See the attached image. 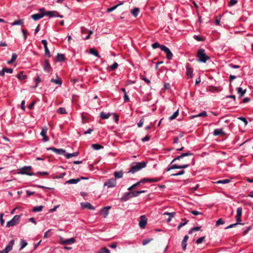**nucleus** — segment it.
Listing matches in <instances>:
<instances>
[{
  "label": "nucleus",
  "mask_w": 253,
  "mask_h": 253,
  "mask_svg": "<svg viewBox=\"0 0 253 253\" xmlns=\"http://www.w3.org/2000/svg\"><path fill=\"white\" fill-rule=\"evenodd\" d=\"M208 116L207 112L203 111L202 112L199 113L197 115H193L191 117L192 118H195L197 117H206Z\"/></svg>",
  "instance_id": "obj_27"
},
{
  "label": "nucleus",
  "mask_w": 253,
  "mask_h": 253,
  "mask_svg": "<svg viewBox=\"0 0 253 253\" xmlns=\"http://www.w3.org/2000/svg\"><path fill=\"white\" fill-rule=\"evenodd\" d=\"M47 130L48 129L46 126L43 127L40 133L41 135L43 137V140L44 142H47L49 140V138L46 135Z\"/></svg>",
  "instance_id": "obj_17"
},
{
  "label": "nucleus",
  "mask_w": 253,
  "mask_h": 253,
  "mask_svg": "<svg viewBox=\"0 0 253 253\" xmlns=\"http://www.w3.org/2000/svg\"><path fill=\"white\" fill-rule=\"evenodd\" d=\"M17 57V55L16 53H12L11 58L10 60L7 62L8 64H10L15 61Z\"/></svg>",
  "instance_id": "obj_34"
},
{
  "label": "nucleus",
  "mask_w": 253,
  "mask_h": 253,
  "mask_svg": "<svg viewBox=\"0 0 253 253\" xmlns=\"http://www.w3.org/2000/svg\"><path fill=\"white\" fill-rule=\"evenodd\" d=\"M161 180V178L160 177H156L154 178H144L140 181H139V183L140 184L142 183H144L146 182H157L160 181Z\"/></svg>",
  "instance_id": "obj_7"
},
{
  "label": "nucleus",
  "mask_w": 253,
  "mask_h": 253,
  "mask_svg": "<svg viewBox=\"0 0 253 253\" xmlns=\"http://www.w3.org/2000/svg\"><path fill=\"white\" fill-rule=\"evenodd\" d=\"M57 60L59 62H62L65 60L64 55L61 53H58L56 56Z\"/></svg>",
  "instance_id": "obj_32"
},
{
  "label": "nucleus",
  "mask_w": 253,
  "mask_h": 253,
  "mask_svg": "<svg viewBox=\"0 0 253 253\" xmlns=\"http://www.w3.org/2000/svg\"><path fill=\"white\" fill-rule=\"evenodd\" d=\"M146 191L145 190H140V191H134L130 192L131 197H137L140 194L145 193Z\"/></svg>",
  "instance_id": "obj_25"
},
{
  "label": "nucleus",
  "mask_w": 253,
  "mask_h": 253,
  "mask_svg": "<svg viewBox=\"0 0 253 253\" xmlns=\"http://www.w3.org/2000/svg\"><path fill=\"white\" fill-rule=\"evenodd\" d=\"M43 69L47 73H50L52 70L49 61L47 59L45 60L44 61Z\"/></svg>",
  "instance_id": "obj_16"
},
{
  "label": "nucleus",
  "mask_w": 253,
  "mask_h": 253,
  "mask_svg": "<svg viewBox=\"0 0 253 253\" xmlns=\"http://www.w3.org/2000/svg\"><path fill=\"white\" fill-rule=\"evenodd\" d=\"M111 209L110 206H107L105 207H104L102 208L101 210V212L103 214V216L104 218H106L108 213H109V210Z\"/></svg>",
  "instance_id": "obj_20"
},
{
  "label": "nucleus",
  "mask_w": 253,
  "mask_h": 253,
  "mask_svg": "<svg viewBox=\"0 0 253 253\" xmlns=\"http://www.w3.org/2000/svg\"><path fill=\"white\" fill-rule=\"evenodd\" d=\"M44 16V12H42L40 13H36L31 15V17L34 20H38L42 18Z\"/></svg>",
  "instance_id": "obj_19"
},
{
  "label": "nucleus",
  "mask_w": 253,
  "mask_h": 253,
  "mask_svg": "<svg viewBox=\"0 0 253 253\" xmlns=\"http://www.w3.org/2000/svg\"><path fill=\"white\" fill-rule=\"evenodd\" d=\"M238 224H242V225H243L244 223H240V222L238 223V222H237L236 223H234V224H232L229 225V226H228L227 227L225 228V229H229V228H232V227H234L236 225H237Z\"/></svg>",
  "instance_id": "obj_50"
},
{
  "label": "nucleus",
  "mask_w": 253,
  "mask_h": 253,
  "mask_svg": "<svg viewBox=\"0 0 253 253\" xmlns=\"http://www.w3.org/2000/svg\"><path fill=\"white\" fill-rule=\"evenodd\" d=\"M162 50L165 52L167 55V58L168 60H170L173 57V54L170 49L166 45L162 46Z\"/></svg>",
  "instance_id": "obj_9"
},
{
  "label": "nucleus",
  "mask_w": 253,
  "mask_h": 253,
  "mask_svg": "<svg viewBox=\"0 0 253 253\" xmlns=\"http://www.w3.org/2000/svg\"><path fill=\"white\" fill-rule=\"evenodd\" d=\"M139 12V9L137 7L134 8L131 12V14L135 17H136Z\"/></svg>",
  "instance_id": "obj_35"
},
{
  "label": "nucleus",
  "mask_w": 253,
  "mask_h": 253,
  "mask_svg": "<svg viewBox=\"0 0 253 253\" xmlns=\"http://www.w3.org/2000/svg\"><path fill=\"white\" fill-rule=\"evenodd\" d=\"M175 214V212H165L164 213V215H168L169 217L171 218H172L174 217V215Z\"/></svg>",
  "instance_id": "obj_54"
},
{
  "label": "nucleus",
  "mask_w": 253,
  "mask_h": 253,
  "mask_svg": "<svg viewBox=\"0 0 253 253\" xmlns=\"http://www.w3.org/2000/svg\"><path fill=\"white\" fill-rule=\"evenodd\" d=\"M57 113L59 114H66L67 113L65 108L60 107L57 110Z\"/></svg>",
  "instance_id": "obj_33"
},
{
  "label": "nucleus",
  "mask_w": 253,
  "mask_h": 253,
  "mask_svg": "<svg viewBox=\"0 0 253 253\" xmlns=\"http://www.w3.org/2000/svg\"><path fill=\"white\" fill-rule=\"evenodd\" d=\"M186 74L188 76L189 78H193V70L192 68L191 67L189 63H187L186 65Z\"/></svg>",
  "instance_id": "obj_13"
},
{
  "label": "nucleus",
  "mask_w": 253,
  "mask_h": 253,
  "mask_svg": "<svg viewBox=\"0 0 253 253\" xmlns=\"http://www.w3.org/2000/svg\"><path fill=\"white\" fill-rule=\"evenodd\" d=\"M201 227H193L189 231V234H191L193 232H194V231H199L201 229Z\"/></svg>",
  "instance_id": "obj_47"
},
{
  "label": "nucleus",
  "mask_w": 253,
  "mask_h": 253,
  "mask_svg": "<svg viewBox=\"0 0 253 253\" xmlns=\"http://www.w3.org/2000/svg\"><path fill=\"white\" fill-rule=\"evenodd\" d=\"M4 73H7L9 74H11L13 72V69L11 68H3Z\"/></svg>",
  "instance_id": "obj_61"
},
{
  "label": "nucleus",
  "mask_w": 253,
  "mask_h": 253,
  "mask_svg": "<svg viewBox=\"0 0 253 253\" xmlns=\"http://www.w3.org/2000/svg\"><path fill=\"white\" fill-rule=\"evenodd\" d=\"M80 180H81V179H79V178H77V179L73 178V179H71L66 181V182L65 183V184H76L78 182H79V181H80Z\"/></svg>",
  "instance_id": "obj_29"
},
{
  "label": "nucleus",
  "mask_w": 253,
  "mask_h": 253,
  "mask_svg": "<svg viewBox=\"0 0 253 253\" xmlns=\"http://www.w3.org/2000/svg\"><path fill=\"white\" fill-rule=\"evenodd\" d=\"M23 71H21L16 75V77L19 80L22 81L28 78V76L26 75L23 74Z\"/></svg>",
  "instance_id": "obj_23"
},
{
  "label": "nucleus",
  "mask_w": 253,
  "mask_h": 253,
  "mask_svg": "<svg viewBox=\"0 0 253 253\" xmlns=\"http://www.w3.org/2000/svg\"><path fill=\"white\" fill-rule=\"evenodd\" d=\"M20 244L21 247L20 248V250H22L23 248H24L28 244L26 241H25L23 239H21L20 241Z\"/></svg>",
  "instance_id": "obj_44"
},
{
  "label": "nucleus",
  "mask_w": 253,
  "mask_h": 253,
  "mask_svg": "<svg viewBox=\"0 0 253 253\" xmlns=\"http://www.w3.org/2000/svg\"><path fill=\"white\" fill-rule=\"evenodd\" d=\"M197 56L198 58V61L202 63H206L210 59V57L206 54L205 50L203 48H200L198 50Z\"/></svg>",
  "instance_id": "obj_3"
},
{
  "label": "nucleus",
  "mask_w": 253,
  "mask_h": 253,
  "mask_svg": "<svg viewBox=\"0 0 253 253\" xmlns=\"http://www.w3.org/2000/svg\"><path fill=\"white\" fill-rule=\"evenodd\" d=\"M81 207L82 209H87L91 210H94L95 208L89 202H82L81 203Z\"/></svg>",
  "instance_id": "obj_14"
},
{
  "label": "nucleus",
  "mask_w": 253,
  "mask_h": 253,
  "mask_svg": "<svg viewBox=\"0 0 253 253\" xmlns=\"http://www.w3.org/2000/svg\"><path fill=\"white\" fill-rule=\"evenodd\" d=\"M90 52L91 54L94 55L96 57H100L98 52L94 48H91L90 50Z\"/></svg>",
  "instance_id": "obj_39"
},
{
  "label": "nucleus",
  "mask_w": 253,
  "mask_h": 253,
  "mask_svg": "<svg viewBox=\"0 0 253 253\" xmlns=\"http://www.w3.org/2000/svg\"><path fill=\"white\" fill-rule=\"evenodd\" d=\"M147 163L145 162H135L131 164L129 170L127 172L134 173L146 166Z\"/></svg>",
  "instance_id": "obj_2"
},
{
  "label": "nucleus",
  "mask_w": 253,
  "mask_h": 253,
  "mask_svg": "<svg viewBox=\"0 0 253 253\" xmlns=\"http://www.w3.org/2000/svg\"><path fill=\"white\" fill-rule=\"evenodd\" d=\"M147 219L144 215H141L140 216V219L139 221V227L143 229L146 227L147 224Z\"/></svg>",
  "instance_id": "obj_15"
},
{
  "label": "nucleus",
  "mask_w": 253,
  "mask_h": 253,
  "mask_svg": "<svg viewBox=\"0 0 253 253\" xmlns=\"http://www.w3.org/2000/svg\"><path fill=\"white\" fill-rule=\"evenodd\" d=\"M140 185L139 182H136V183L133 184L130 187H129L127 190L129 191H131L133 188H136L138 185Z\"/></svg>",
  "instance_id": "obj_48"
},
{
  "label": "nucleus",
  "mask_w": 253,
  "mask_h": 253,
  "mask_svg": "<svg viewBox=\"0 0 253 253\" xmlns=\"http://www.w3.org/2000/svg\"><path fill=\"white\" fill-rule=\"evenodd\" d=\"M34 81L37 84H39L42 82V79H41V77L40 75H37V76L34 79Z\"/></svg>",
  "instance_id": "obj_45"
},
{
  "label": "nucleus",
  "mask_w": 253,
  "mask_h": 253,
  "mask_svg": "<svg viewBox=\"0 0 253 253\" xmlns=\"http://www.w3.org/2000/svg\"><path fill=\"white\" fill-rule=\"evenodd\" d=\"M44 12V16H45V15L48 16L50 18L55 17H60V18L63 17V16L60 15L58 13V12L56 11H45Z\"/></svg>",
  "instance_id": "obj_8"
},
{
  "label": "nucleus",
  "mask_w": 253,
  "mask_h": 253,
  "mask_svg": "<svg viewBox=\"0 0 253 253\" xmlns=\"http://www.w3.org/2000/svg\"><path fill=\"white\" fill-rule=\"evenodd\" d=\"M22 32L23 35L24 41H25L27 39V32L24 29H22Z\"/></svg>",
  "instance_id": "obj_60"
},
{
  "label": "nucleus",
  "mask_w": 253,
  "mask_h": 253,
  "mask_svg": "<svg viewBox=\"0 0 253 253\" xmlns=\"http://www.w3.org/2000/svg\"><path fill=\"white\" fill-rule=\"evenodd\" d=\"M221 15L220 14H219L218 15L216 16L215 17V24L216 25H220V21L221 19Z\"/></svg>",
  "instance_id": "obj_43"
},
{
  "label": "nucleus",
  "mask_w": 253,
  "mask_h": 253,
  "mask_svg": "<svg viewBox=\"0 0 253 253\" xmlns=\"http://www.w3.org/2000/svg\"><path fill=\"white\" fill-rule=\"evenodd\" d=\"M205 237H202L199 238H198L196 241V243L197 244H200L203 242V241L204 240Z\"/></svg>",
  "instance_id": "obj_58"
},
{
  "label": "nucleus",
  "mask_w": 253,
  "mask_h": 253,
  "mask_svg": "<svg viewBox=\"0 0 253 253\" xmlns=\"http://www.w3.org/2000/svg\"><path fill=\"white\" fill-rule=\"evenodd\" d=\"M79 152H74L73 153H66L65 152L64 156L67 159H70L73 157H76L78 156Z\"/></svg>",
  "instance_id": "obj_31"
},
{
  "label": "nucleus",
  "mask_w": 253,
  "mask_h": 253,
  "mask_svg": "<svg viewBox=\"0 0 253 253\" xmlns=\"http://www.w3.org/2000/svg\"><path fill=\"white\" fill-rule=\"evenodd\" d=\"M242 214V208L241 207H239L237 209V213L236 215V219L238 223H240L241 221V217Z\"/></svg>",
  "instance_id": "obj_18"
},
{
  "label": "nucleus",
  "mask_w": 253,
  "mask_h": 253,
  "mask_svg": "<svg viewBox=\"0 0 253 253\" xmlns=\"http://www.w3.org/2000/svg\"><path fill=\"white\" fill-rule=\"evenodd\" d=\"M60 241V244L62 245H71L75 242V239L74 238L64 240L63 238L61 237Z\"/></svg>",
  "instance_id": "obj_11"
},
{
  "label": "nucleus",
  "mask_w": 253,
  "mask_h": 253,
  "mask_svg": "<svg viewBox=\"0 0 253 253\" xmlns=\"http://www.w3.org/2000/svg\"><path fill=\"white\" fill-rule=\"evenodd\" d=\"M98 253H110V252L106 247H103L99 250Z\"/></svg>",
  "instance_id": "obj_36"
},
{
  "label": "nucleus",
  "mask_w": 253,
  "mask_h": 253,
  "mask_svg": "<svg viewBox=\"0 0 253 253\" xmlns=\"http://www.w3.org/2000/svg\"><path fill=\"white\" fill-rule=\"evenodd\" d=\"M47 150H51L58 155H64L65 153L66 152L65 150H64L63 149H57V148H56L55 147H53L47 148Z\"/></svg>",
  "instance_id": "obj_12"
},
{
  "label": "nucleus",
  "mask_w": 253,
  "mask_h": 253,
  "mask_svg": "<svg viewBox=\"0 0 253 253\" xmlns=\"http://www.w3.org/2000/svg\"><path fill=\"white\" fill-rule=\"evenodd\" d=\"M238 119L243 121L245 125H247L248 124V121L245 117H240L238 118Z\"/></svg>",
  "instance_id": "obj_63"
},
{
  "label": "nucleus",
  "mask_w": 253,
  "mask_h": 253,
  "mask_svg": "<svg viewBox=\"0 0 253 253\" xmlns=\"http://www.w3.org/2000/svg\"><path fill=\"white\" fill-rule=\"evenodd\" d=\"M24 24V19H19L14 21L11 23L10 24L11 26L15 25H23Z\"/></svg>",
  "instance_id": "obj_30"
},
{
  "label": "nucleus",
  "mask_w": 253,
  "mask_h": 253,
  "mask_svg": "<svg viewBox=\"0 0 253 253\" xmlns=\"http://www.w3.org/2000/svg\"><path fill=\"white\" fill-rule=\"evenodd\" d=\"M194 38L195 40H197V41H199V42H202V41H204L205 40V39L203 37H199V36H197V35H194Z\"/></svg>",
  "instance_id": "obj_49"
},
{
  "label": "nucleus",
  "mask_w": 253,
  "mask_h": 253,
  "mask_svg": "<svg viewBox=\"0 0 253 253\" xmlns=\"http://www.w3.org/2000/svg\"><path fill=\"white\" fill-rule=\"evenodd\" d=\"M50 82L58 84L59 85H61L62 84V81L61 79L57 75L56 76V79H51L50 80Z\"/></svg>",
  "instance_id": "obj_22"
},
{
  "label": "nucleus",
  "mask_w": 253,
  "mask_h": 253,
  "mask_svg": "<svg viewBox=\"0 0 253 253\" xmlns=\"http://www.w3.org/2000/svg\"><path fill=\"white\" fill-rule=\"evenodd\" d=\"M14 240H11L9 242L8 244L5 247V248L3 250L0 251V253H8V252L12 250V247L14 245Z\"/></svg>",
  "instance_id": "obj_10"
},
{
  "label": "nucleus",
  "mask_w": 253,
  "mask_h": 253,
  "mask_svg": "<svg viewBox=\"0 0 253 253\" xmlns=\"http://www.w3.org/2000/svg\"><path fill=\"white\" fill-rule=\"evenodd\" d=\"M121 4H122V3L119 4H117V5H115V6H113V7H110V8H108V9H107V12H111L113 11V10H114L115 9H116L117 8V7L119 5H121Z\"/></svg>",
  "instance_id": "obj_51"
},
{
  "label": "nucleus",
  "mask_w": 253,
  "mask_h": 253,
  "mask_svg": "<svg viewBox=\"0 0 253 253\" xmlns=\"http://www.w3.org/2000/svg\"><path fill=\"white\" fill-rule=\"evenodd\" d=\"M117 182L115 178L108 179L104 184V186H107L108 188H114L116 186Z\"/></svg>",
  "instance_id": "obj_6"
},
{
  "label": "nucleus",
  "mask_w": 253,
  "mask_h": 253,
  "mask_svg": "<svg viewBox=\"0 0 253 253\" xmlns=\"http://www.w3.org/2000/svg\"><path fill=\"white\" fill-rule=\"evenodd\" d=\"M20 215H15L12 219L8 221L6 223V227H10L17 225L19 221Z\"/></svg>",
  "instance_id": "obj_5"
},
{
  "label": "nucleus",
  "mask_w": 253,
  "mask_h": 253,
  "mask_svg": "<svg viewBox=\"0 0 253 253\" xmlns=\"http://www.w3.org/2000/svg\"><path fill=\"white\" fill-rule=\"evenodd\" d=\"M230 180L228 179H225L223 180H220L216 182L218 184H226L230 182Z\"/></svg>",
  "instance_id": "obj_46"
},
{
  "label": "nucleus",
  "mask_w": 253,
  "mask_h": 253,
  "mask_svg": "<svg viewBox=\"0 0 253 253\" xmlns=\"http://www.w3.org/2000/svg\"><path fill=\"white\" fill-rule=\"evenodd\" d=\"M213 134L214 136L223 135L225 134V132L223 128L215 129Z\"/></svg>",
  "instance_id": "obj_21"
},
{
  "label": "nucleus",
  "mask_w": 253,
  "mask_h": 253,
  "mask_svg": "<svg viewBox=\"0 0 253 253\" xmlns=\"http://www.w3.org/2000/svg\"><path fill=\"white\" fill-rule=\"evenodd\" d=\"M50 231H51V230L49 229V230H48L47 231H46L44 233V238H48L51 236V234H50Z\"/></svg>",
  "instance_id": "obj_59"
},
{
  "label": "nucleus",
  "mask_w": 253,
  "mask_h": 253,
  "mask_svg": "<svg viewBox=\"0 0 253 253\" xmlns=\"http://www.w3.org/2000/svg\"><path fill=\"white\" fill-rule=\"evenodd\" d=\"M118 67V64L117 62H114L111 66L110 69L112 70H115Z\"/></svg>",
  "instance_id": "obj_56"
},
{
  "label": "nucleus",
  "mask_w": 253,
  "mask_h": 253,
  "mask_svg": "<svg viewBox=\"0 0 253 253\" xmlns=\"http://www.w3.org/2000/svg\"><path fill=\"white\" fill-rule=\"evenodd\" d=\"M179 114V111L178 110H177L176 111H175L173 114L172 115H171V116H170L169 117V120H172L174 119H175L178 115Z\"/></svg>",
  "instance_id": "obj_40"
},
{
  "label": "nucleus",
  "mask_w": 253,
  "mask_h": 253,
  "mask_svg": "<svg viewBox=\"0 0 253 253\" xmlns=\"http://www.w3.org/2000/svg\"><path fill=\"white\" fill-rule=\"evenodd\" d=\"M124 101L126 102H128L129 101V98L128 96L127 95L126 92H125L124 96Z\"/></svg>",
  "instance_id": "obj_64"
},
{
  "label": "nucleus",
  "mask_w": 253,
  "mask_h": 253,
  "mask_svg": "<svg viewBox=\"0 0 253 253\" xmlns=\"http://www.w3.org/2000/svg\"><path fill=\"white\" fill-rule=\"evenodd\" d=\"M164 45H161L159 42H154V43H153L152 44V46L153 47V48L154 49H156L157 48H160L162 50V46H163Z\"/></svg>",
  "instance_id": "obj_41"
},
{
  "label": "nucleus",
  "mask_w": 253,
  "mask_h": 253,
  "mask_svg": "<svg viewBox=\"0 0 253 253\" xmlns=\"http://www.w3.org/2000/svg\"><path fill=\"white\" fill-rule=\"evenodd\" d=\"M92 148L95 150H99L103 148V146L98 144H94L92 145Z\"/></svg>",
  "instance_id": "obj_42"
},
{
  "label": "nucleus",
  "mask_w": 253,
  "mask_h": 253,
  "mask_svg": "<svg viewBox=\"0 0 253 253\" xmlns=\"http://www.w3.org/2000/svg\"><path fill=\"white\" fill-rule=\"evenodd\" d=\"M123 174L121 171H115L114 172V178H120L123 177Z\"/></svg>",
  "instance_id": "obj_37"
},
{
  "label": "nucleus",
  "mask_w": 253,
  "mask_h": 253,
  "mask_svg": "<svg viewBox=\"0 0 253 253\" xmlns=\"http://www.w3.org/2000/svg\"><path fill=\"white\" fill-rule=\"evenodd\" d=\"M66 175V172H63V173H60L59 175L55 176L54 177V178H55V179L63 178L64 177V176H65Z\"/></svg>",
  "instance_id": "obj_52"
},
{
  "label": "nucleus",
  "mask_w": 253,
  "mask_h": 253,
  "mask_svg": "<svg viewBox=\"0 0 253 253\" xmlns=\"http://www.w3.org/2000/svg\"><path fill=\"white\" fill-rule=\"evenodd\" d=\"M48 172L47 171H43V172L38 171L36 173H35V175H40V176L48 175Z\"/></svg>",
  "instance_id": "obj_55"
},
{
  "label": "nucleus",
  "mask_w": 253,
  "mask_h": 253,
  "mask_svg": "<svg viewBox=\"0 0 253 253\" xmlns=\"http://www.w3.org/2000/svg\"><path fill=\"white\" fill-rule=\"evenodd\" d=\"M130 198H132L130 192H126L121 197V200L122 201H126Z\"/></svg>",
  "instance_id": "obj_24"
},
{
  "label": "nucleus",
  "mask_w": 253,
  "mask_h": 253,
  "mask_svg": "<svg viewBox=\"0 0 253 253\" xmlns=\"http://www.w3.org/2000/svg\"><path fill=\"white\" fill-rule=\"evenodd\" d=\"M111 115V114L110 113H106L104 112H101L100 114V117L102 119H107Z\"/></svg>",
  "instance_id": "obj_28"
},
{
  "label": "nucleus",
  "mask_w": 253,
  "mask_h": 253,
  "mask_svg": "<svg viewBox=\"0 0 253 253\" xmlns=\"http://www.w3.org/2000/svg\"><path fill=\"white\" fill-rule=\"evenodd\" d=\"M152 240H153V239H152V238H149V239H147L144 240L142 241V244L144 246L146 245L149 242H150Z\"/></svg>",
  "instance_id": "obj_53"
},
{
  "label": "nucleus",
  "mask_w": 253,
  "mask_h": 253,
  "mask_svg": "<svg viewBox=\"0 0 253 253\" xmlns=\"http://www.w3.org/2000/svg\"><path fill=\"white\" fill-rule=\"evenodd\" d=\"M224 223V222L222 218H219L216 221V225L217 226L223 224Z\"/></svg>",
  "instance_id": "obj_57"
},
{
  "label": "nucleus",
  "mask_w": 253,
  "mask_h": 253,
  "mask_svg": "<svg viewBox=\"0 0 253 253\" xmlns=\"http://www.w3.org/2000/svg\"><path fill=\"white\" fill-rule=\"evenodd\" d=\"M192 155H193V153H190V152H187L186 153H182L180 156H178L175 157L174 159H173V160L170 163V164L169 165V166L168 167L167 171H169L170 170L173 169H179V165H177L176 164H172L175 161L179 160L185 156H192Z\"/></svg>",
  "instance_id": "obj_1"
},
{
  "label": "nucleus",
  "mask_w": 253,
  "mask_h": 253,
  "mask_svg": "<svg viewBox=\"0 0 253 253\" xmlns=\"http://www.w3.org/2000/svg\"><path fill=\"white\" fill-rule=\"evenodd\" d=\"M31 169V166H25L19 169L18 173L20 174H26L30 176L35 175V173L30 172Z\"/></svg>",
  "instance_id": "obj_4"
},
{
  "label": "nucleus",
  "mask_w": 253,
  "mask_h": 253,
  "mask_svg": "<svg viewBox=\"0 0 253 253\" xmlns=\"http://www.w3.org/2000/svg\"><path fill=\"white\" fill-rule=\"evenodd\" d=\"M237 3V0H230L229 3V6H232L234 5Z\"/></svg>",
  "instance_id": "obj_62"
},
{
  "label": "nucleus",
  "mask_w": 253,
  "mask_h": 253,
  "mask_svg": "<svg viewBox=\"0 0 253 253\" xmlns=\"http://www.w3.org/2000/svg\"><path fill=\"white\" fill-rule=\"evenodd\" d=\"M237 91L238 94H240L239 98H241L246 92V89H243L241 87L237 88Z\"/></svg>",
  "instance_id": "obj_26"
},
{
  "label": "nucleus",
  "mask_w": 253,
  "mask_h": 253,
  "mask_svg": "<svg viewBox=\"0 0 253 253\" xmlns=\"http://www.w3.org/2000/svg\"><path fill=\"white\" fill-rule=\"evenodd\" d=\"M43 207L42 206L35 207L33 209V211H34V212L41 211L42 210Z\"/></svg>",
  "instance_id": "obj_38"
}]
</instances>
